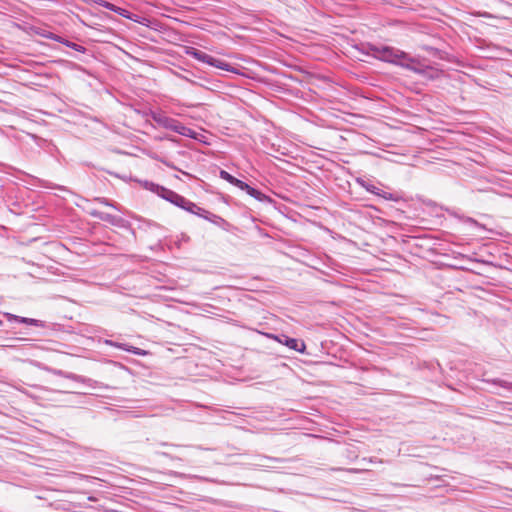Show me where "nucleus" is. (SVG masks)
Wrapping results in <instances>:
<instances>
[{
  "label": "nucleus",
  "mask_w": 512,
  "mask_h": 512,
  "mask_svg": "<svg viewBox=\"0 0 512 512\" xmlns=\"http://www.w3.org/2000/svg\"><path fill=\"white\" fill-rule=\"evenodd\" d=\"M118 347H120L128 352H132L135 355H145L146 354V351L141 350L140 348H137V347H132V346L125 347L124 345H119Z\"/></svg>",
  "instance_id": "9"
},
{
  "label": "nucleus",
  "mask_w": 512,
  "mask_h": 512,
  "mask_svg": "<svg viewBox=\"0 0 512 512\" xmlns=\"http://www.w3.org/2000/svg\"><path fill=\"white\" fill-rule=\"evenodd\" d=\"M239 189L246 191L250 196H252V197H254L256 199L260 200L262 198V193L261 192H259L258 190L252 188L251 186H249L248 184H246L243 181H242V185L239 186Z\"/></svg>",
  "instance_id": "8"
},
{
  "label": "nucleus",
  "mask_w": 512,
  "mask_h": 512,
  "mask_svg": "<svg viewBox=\"0 0 512 512\" xmlns=\"http://www.w3.org/2000/svg\"><path fill=\"white\" fill-rule=\"evenodd\" d=\"M102 5H103L105 8H107V9H109V10H111V11H114V12H115V10H116V8H117L114 4L109 3V2H104Z\"/></svg>",
  "instance_id": "12"
},
{
  "label": "nucleus",
  "mask_w": 512,
  "mask_h": 512,
  "mask_svg": "<svg viewBox=\"0 0 512 512\" xmlns=\"http://www.w3.org/2000/svg\"><path fill=\"white\" fill-rule=\"evenodd\" d=\"M376 51L380 59L388 62H396L405 57L404 52L388 46L378 48Z\"/></svg>",
  "instance_id": "5"
},
{
  "label": "nucleus",
  "mask_w": 512,
  "mask_h": 512,
  "mask_svg": "<svg viewBox=\"0 0 512 512\" xmlns=\"http://www.w3.org/2000/svg\"><path fill=\"white\" fill-rule=\"evenodd\" d=\"M220 177H221L223 180H225V181L229 182L230 184H232V185H234V186H236V187H238V188H239V186H241V185H242V181H241V180H239V179L235 178L234 176H232L231 174H229V173H228L227 171H225V170H221V171H220Z\"/></svg>",
  "instance_id": "7"
},
{
  "label": "nucleus",
  "mask_w": 512,
  "mask_h": 512,
  "mask_svg": "<svg viewBox=\"0 0 512 512\" xmlns=\"http://www.w3.org/2000/svg\"><path fill=\"white\" fill-rule=\"evenodd\" d=\"M175 198H176L177 200L181 201V202H183V201H184V199H183L182 197L178 196V195H175Z\"/></svg>",
  "instance_id": "15"
},
{
  "label": "nucleus",
  "mask_w": 512,
  "mask_h": 512,
  "mask_svg": "<svg viewBox=\"0 0 512 512\" xmlns=\"http://www.w3.org/2000/svg\"><path fill=\"white\" fill-rule=\"evenodd\" d=\"M494 383L499 384L500 386L512 390V383L505 380H495Z\"/></svg>",
  "instance_id": "10"
},
{
  "label": "nucleus",
  "mask_w": 512,
  "mask_h": 512,
  "mask_svg": "<svg viewBox=\"0 0 512 512\" xmlns=\"http://www.w3.org/2000/svg\"><path fill=\"white\" fill-rule=\"evenodd\" d=\"M91 215L102 222H120V214L116 207L108 203H99L91 210Z\"/></svg>",
  "instance_id": "2"
},
{
  "label": "nucleus",
  "mask_w": 512,
  "mask_h": 512,
  "mask_svg": "<svg viewBox=\"0 0 512 512\" xmlns=\"http://www.w3.org/2000/svg\"><path fill=\"white\" fill-rule=\"evenodd\" d=\"M116 13L126 17V18H130L129 16V12L123 8H120V7H117L116 10H115Z\"/></svg>",
  "instance_id": "11"
},
{
  "label": "nucleus",
  "mask_w": 512,
  "mask_h": 512,
  "mask_svg": "<svg viewBox=\"0 0 512 512\" xmlns=\"http://www.w3.org/2000/svg\"><path fill=\"white\" fill-rule=\"evenodd\" d=\"M151 117L159 126L175 131L180 135L191 136V129L185 127L179 121L166 116L162 112H152Z\"/></svg>",
  "instance_id": "1"
},
{
  "label": "nucleus",
  "mask_w": 512,
  "mask_h": 512,
  "mask_svg": "<svg viewBox=\"0 0 512 512\" xmlns=\"http://www.w3.org/2000/svg\"><path fill=\"white\" fill-rule=\"evenodd\" d=\"M185 53L196 60L214 66L216 68L229 71L230 65L220 59L214 58L213 56L198 50L194 47H185Z\"/></svg>",
  "instance_id": "3"
},
{
  "label": "nucleus",
  "mask_w": 512,
  "mask_h": 512,
  "mask_svg": "<svg viewBox=\"0 0 512 512\" xmlns=\"http://www.w3.org/2000/svg\"><path fill=\"white\" fill-rule=\"evenodd\" d=\"M5 316L9 322L16 321V322H20V323H24V324H28V325H33V326H42V322L37 319L21 317V316H17V315L11 314V313H6Z\"/></svg>",
  "instance_id": "6"
},
{
  "label": "nucleus",
  "mask_w": 512,
  "mask_h": 512,
  "mask_svg": "<svg viewBox=\"0 0 512 512\" xmlns=\"http://www.w3.org/2000/svg\"><path fill=\"white\" fill-rule=\"evenodd\" d=\"M267 337L287 346L288 348L297 351V352H304L305 350V343L303 341L290 338L287 335L281 334V335H273V334H266Z\"/></svg>",
  "instance_id": "4"
},
{
  "label": "nucleus",
  "mask_w": 512,
  "mask_h": 512,
  "mask_svg": "<svg viewBox=\"0 0 512 512\" xmlns=\"http://www.w3.org/2000/svg\"><path fill=\"white\" fill-rule=\"evenodd\" d=\"M348 471H349V472H351V473H359V472H362L363 470H361V469H356V468H351V469H349Z\"/></svg>",
  "instance_id": "14"
},
{
  "label": "nucleus",
  "mask_w": 512,
  "mask_h": 512,
  "mask_svg": "<svg viewBox=\"0 0 512 512\" xmlns=\"http://www.w3.org/2000/svg\"><path fill=\"white\" fill-rule=\"evenodd\" d=\"M369 462L370 463H383V460L382 459H377V458H370Z\"/></svg>",
  "instance_id": "13"
}]
</instances>
